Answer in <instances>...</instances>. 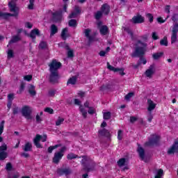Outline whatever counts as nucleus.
Masks as SVG:
<instances>
[{
  "instance_id": "obj_1",
  "label": "nucleus",
  "mask_w": 178,
  "mask_h": 178,
  "mask_svg": "<svg viewBox=\"0 0 178 178\" xmlns=\"http://www.w3.org/2000/svg\"><path fill=\"white\" fill-rule=\"evenodd\" d=\"M60 66H62V64L56 60H51L49 64L50 72L49 81L51 83H58V80H59V72L58 70L60 69Z\"/></svg>"
},
{
  "instance_id": "obj_2",
  "label": "nucleus",
  "mask_w": 178,
  "mask_h": 178,
  "mask_svg": "<svg viewBox=\"0 0 178 178\" xmlns=\"http://www.w3.org/2000/svg\"><path fill=\"white\" fill-rule=\"evenodd\" d=\"M143 40H138L135 44V51L132 56H141L147 52V43L145 41L147 40V35L142 37Z\"/></svg>"
},
{
  "instance_id": "obj_3",
  "label": "nucleus",
  "mask_w": 178,
  "mask_h": 178,
  "mask_svg": "<svg viewBox=\"0 0 178 178\" xmlns=\"http://www.w3.org/2000/svg\"><path fill=\"white\" fill-rule=\"evenodd\" d=\"M83 159L81 161L82 165H83V169L86 172H91L95 168V163L88 164V158L87 156H83Z\"/></svg>"
},
{
  "instance_id": "obj_4",
  "label": "nucleus",
  "mask_w": 178,
  "mask_h": 178,
  "mask_svg": "<svg viewBox=\"0 0 178 178\" xmlns=\"http://www.w3.org/2000/svg\"><path fill=\"white\" fill-rule=\"evenodd\" d=\"M159 138V136L152 135L149 138V140L145 143V147H154V145H158Z\"/></svg>"
},
{
  "instance_id": "obj_5",
  "label": "nucleus",
  "mask_w": 178,
  "mask_h": 178,
  "mask_svg": "<svg viewBox=\"0 0 178 178\" xmlns=\"http://www.w3.org/2000/svg\"><path fill=\"white\" fill-rule=\"evenodd\" d=\"M65 151H66V147H63L59 152H57L54 154V156L53 158L54 163H59V161L60 159H62L65 154Z\"/></svg>"
},
{
  "instance_id": "obj_6",
  "label": "nucleus",
  "mask_w": 178,
  "mask_h": 178,
  "mask_svg": "<svg viewBox=\"0 0 178 178\" xmlns=\"http://www.w3.org/2000/svg\"><path fill=\"white\" fill-rule=\"evenodd\" d=\"M42 141V143H45L47 141V135H43L41 136L40 135H36L35 138L33 140V143L37 147V148H42L41 144H40V141Z\"/></svg>"
},
{
  "instance_id": "obj_7",
  "label": "nucleus",
  "mask_w": 178,
  "mask_h": 178,
  "mask_svg": "<svg viewBox=\"0 0 178 178\" xmlns=\"http://www.w3.org/2000/svg\"><path fill=\"white\" fill-rule=\"evenodd\" d=\"M155 72H156V67L155 65L152 64L145 71V74L148 79H152V76L155 74Z\"/></svg>"
},
{
  "instance_id": "obj_8",
  "label": "nucleus",
  "mask_w": 178,
  "mask_h": 178,
  "mask_svg": "<svg viewBox=\"0 0 178 178\" xmlns=\"http://www.w3.org/2000/svg\"><path fill=\"white\" fill-rule=\"evenodd\" d=\"M31 107L24 106L22 109V113L26 119H31Z\"/></svg>"
},
{
  "instance_id": "obj_9",
  "label": "nucleus",
  "mask_w": 178,
  "mask_h": 178,
  "mask_svg": "<svg viewBox=\"0 0 178 178\" xmlns=\"http://www.w3.org/2000/svg\"><path fill=\"white\" fill-rule=\"evenodd\" d=\"M90 104L86 102L84 103L83 106H79V111L83 116V118H84V119H86V118H87V112H88V109L90 108Z\"/></svg>"
},
{
  "instance_id": "obj_10",
  "label": "nucleus",
  "mask_w": 178,
  "mask_h": 178,
  "mask_svg": "<svg viewBox=\"0 0 178 178\" xmlns=\"http://www.w3.org/2000/svg\"><path fill=\"white\" fill-rule=\"evenodd\" d=\"M138 154L139 155V158L144 162H147V157L145 156V150L141 146L138 145Z\"/></svg>"
},
{
  "instance_id": "obj_11",
  "label": "nucleus",
  "mask_w": 178,
  "mask_h": 178,
  "mask_svg": "<svg viewBox=\"0 0 178 178\" xmlns=\"http://www.w3.org/2000/svg\"><path fill=\"white\" fill-rule=\"evenodd\" d=\"M6 145H3L0 147V161H3L8 157V153H6Z\"/></svg>"
},
{
  "instance_id": "obj_12",
  "label": "nucleus",
  "mask_w": 178,
  "mask_h": 178,
  "mask_svg": "<svg viewBox=\"0 0 178 178\" xmlns=\"http://www.w3.org/2000/svg\"><path fill=\"white\" fill-rule=\"evenodd\" d=\"M155 108H156V104H155L154 102V101H152L150 99H147V111L148 112H152V111H154V109H155Z\"/></svg>"
},
{
  "instance_id": "obj_13",
  "label": "nucleus",
  "mask_w": 178,
  "mask_h": 178,
  "mask_svg": "<svg viewBox=\"0 0 178 178\" xmlns=\"http://www.w3.org/2000/svg\"><path fill=\"white\" fill-rule=\"evenodd\" d=\"M175 152H178V141H175L172 146L168 150V154L170 155L175 154Z\"/></svg>"
},
{
  "instance_id": "obj_14",
  "label": "nucleus",
  "mask_w": 178,
  "mask_h": 178,
  "mask_svg": "<svg viewBox=\"0 0 178 178\" xmlns=\"http://www.w3.org/2000/svg\"><path fill=\"white\" fill-rule=\"evenodd\" d=\"M132 22L135 24H140V23H144V17L141 15L134 16L132 18Z\"/></svg>"
},
{
  "instance_id": "obj_15",
  "label": "nucleus",
  "mask_w": 178,
  "mask_h": 178,
  "mask_svg": "<svg viewBox=\"0 0 178 178\" xmlns=\"http://www.w3.org/2000/svg\"><path fill=\"white\" fill-rule=\"evenodd\" d=\"M79 13H80V8H79L78 6H76L75 8H74V12H72L69 15V18L70 19H74L75 17H77V15H79Z\"/></svg>"
},
{
  "instance_id": "obj_16",
  "label": "nucleus",
  "mask_w": 178,
  "mask_h": 178,
  "mask_svg": "<svg viewBox=\"0 0 178 178\" xmlns=\"http://www.w3.org/2000/svg\"><path fill=\"white\" fill-rule=\"evenodd\" d=\"M84 34H85V36L87 38H88V40H89V42H92V37H91L90 35V34H91V29H85L84 30Z\"/></svg>"
},
{
  "instance_id": "obj_17",
  "label": "nucleus",
  "mask_w": 178,
  "mask_h": 178,
  "mask_svg": "<svg viewBox=\"0 0 178 178\" xmlns=\"http://www.w3.org/2000/svg\"><path fill=\"white\" fill-rule=\"evenodd\" d=\"M110 11V7L108 4H104L102 6V12L104 15H108Z\"/></svg>"
},
{
  "instance_id": "obj_18",
  "label": "nucleus",
  "mask_w": 178,
  "mask_h": 178,
  "mask_svg": "<svg viewBox=\"0 0 178 178\" xmlns=\"http://www.w3.org/2000/svg\"><path fill=\"white\" fill-rule=\"evenodd\" d=\"M35 35H40V30H38L37 29L32 30L30 33V37L33 40H34V38H35Z\"/></svg>"
},
{
  "instance_id": "obj_19",
  "label": "nucleus",
  "mask_w": 178,
  "mask_h": 178,
  "mask_svg": "<svg viewBox=\"0 0 178 178\" xmlns=\"http://www.w3.org/2000/svg\"><path fill=\"white\" fill-rule=\"evenodd\" d=\"M58 175H70V170L67 168L64 169H58Z\"/></svg>"
},
{
  "instance_id": "obj_20",
  "label": "nucleus",
  "mask_w": 178,
  "mask_h": 178,
  "mask_svg": "<svg viewBox=\"0 0 178 178\" xmlns=\"http://www.w3.org/2000/svg\"><path fill=\"white\" fill-rule=\"evenodd\" d=\"M109 30L108 29V26H102L100 28V34H102V35H106V34H108Z\"/></svg>"
},
{
  "instance_id": "obj_21",
  "label": "nucleus",
  "mask_w": 178,
  "mask_h": 178,
  "mask_svg": "<svg viewBox=\"0 0 178 178\" xmlns=\"http://www.w3.org/2000/svg\"><path fill=\"white\" fill-rule=\"evenodd\" d=\"M29 92L31 95H32L33 97H34V95H35L36 92H35V86H33V85H29Z\"/></svg>"
},
{
  "instance_id": "obj_22",
  "label": "nucleus",
  "mask_w": 178,
  "mask_h": 178,
  "mask_svg": "<svg viewBox=\"0 0 178 178\" xmlns=\"http://www.w3.org/2000/svg\"><path fill=\"white\" fill-rule=\"evenodd\" d=\"M76 83H77V78L76 76H72L68 79L67 84V86H69V84L74 86Z\"/></svg>"
},
{
  "instance_id": "obj_23",
  "label": "nucleus",
  "mask_w": 178,
  "mask_h": 178,
  "mask_svg": "<svg viewBox=\"0 0 178 178\" xmlns=\"http://www.w3.org/2000/svg\"><path fill=\"white\" fill-rule=\"evenodd\" d=\"M63 14V11H58L54 13V18L57 19L58 20L62 19V15Z\"/></svg>"
},
{
  "instance_id": "obj_24",
  "label": "nucleus",
  "mask_w": 178,
  "mask_h": 178,
  "mask_svg": "<svg viewBox=\"0 0 178 178\" xmlns=\"http://www.w3.org/2000/svg\"><path fill=\"white\" fill-rule=\"evenodd\" d=\"M20 35H19L13 36L11 40L9 42L8 47H9V45L13 42H17V41H20Z\"/></svg>"
},
{
  "instance_id": "obj_25",
  "label": "nucleus",
  "mask_w": 178,
  "mask_h": 178,
  "mask_svg": "<svg viewBox=\"0 0 178 178\" xmlns=\"http://www.w3.org/2000/svg\"><path fill=\"white\" fill-rule=\"evenodd\" d=\"M31 148H32L31 143L28 142L25 144V146L23 147V149L24 151H25V152H27L29 151H31Z\"/></svg>"
},
{
  "instance_id": "obj_26",
  "label": "nucleus",
  "mask_w": 178,
  "mask_h": 178,
  "mask_svg": "<svg viewBox=\"0 0 178 178\" xmlns=\"http://www.w3.org/2000/svg\"><path fill=\"white\" fill-rule=\"evenodd\" d=\"M58 33V27L55 26V24L51 25V36L54 35V34H56Z\"/></svg>"
},
{
  "instance_id": "obj_27",
  "label": "nucleus",
  "mask_w": 178,
  "mask_h": 178,
  "mask_svg": "<svg viewBox=\"0 0 178 178\" xmlns=\"http://www.w3.org/2000/svg\"><path fill=\"white\" fill-rule=\"evenodd\" d=\"M141 63H143V65H146L147 60L143 58H140V60L138 62V64L136 65H134V67L137 69V67H138V66H140Z\"/></svg>"
},
{
  "instance_id": "obj_28",
  "label": "nucleus",
  "mask_w": 178,
  "mask_h": 178,
  "mask_svg": "<svg viewBox=\"0 0 178 178\" xmlns=\"http://www.w3.org/2000/svg\"><path fill=\"white\" fill-rule=\"evenodd\" d=\"M63 122H65V118L58 117L56 121V126H60V124H63Z\"/></svg>"
},
{
  "instance_id": "obj_29",
  "label": "nucleus",
  "mask_w": 178,
  "mask_h": 178,
  "mask_svg": "<svg viewBox=\"0 0 178 178\" xmlns=\"http://www.w3.org/2000/svg\"><path fill=\"white\" fill-rule=\"evenodd\" d=\"M163 176V170L159 169L157 170L156 175H155V178H162Z\"/></svg>"
},
{
  "instance_id": "obj_30",
  "label": "nucleus",
  "mask_w": 178,
  "mask_h": 178,
  "mask_svg": "<svg viewBox=\"0 0 178 178\" xmlns=\"http://www.w3.org/2000/svg\"><path fill=\"white\" fill-rule=\"evenodd\" d=\"M61 38L63 40H66V38H67V28H65L63 30L61 33Z\"/></svg>"
},
{
  "instance_id": "obj_31",
  "label": "nucleus",
  "mask_w": 178,
  "mask_h": 178,
  "mask_svg": "<svg viewBox=\"0 0 178 178\" xmlns=\"http://www.w3.org/2000/svg\"><path fill=\"white\" fill-rule=\"evenodd\" d=\"M125 163H126V159H120L118 161V165L120 168L124 166Z\"/></svg>"
},
{
  "instance_id": "obj_32",
  "label": "nucleus",
  "mask_w": 178,
  "mask_h": 178,
  "mask_svg": "<svg viewBox=\"0 0 178 178\" xmlns=\"http://www.w3.org/2000/svg\"><path fill=\"white\" fill-rule=\"evenodd\" d=\"M133 97H134V92H131L128 93L125 97H124V99L126 101H130V99H131V98H133Z\"/></svg>"
},
{
  "instance_id": "obj_33",
  "label": "nucleus",
  "mask_w": 178,
  "mask_h": 178,
  "mask_svg": "<svg viewBox=\"0 0 178 178\" xmlns=\"http://www.w3.org/2000/svg\"><path fill=\"white\" fill-rule=\"evenodd\" d=\"M163 55V53L162 52L155 53L152 55V58H154L156 60H157V59H159V58H161Z\"/></svg>"
},
{
  "instance_id": "obj_34",
  "label": "nucleus",
  "mask_w": 178,
  "mask_h": 178,
  "mask_svg": "<svg viewBox=\"0 0 178 178\" xmlns=\"http://www.w3.org/2000/svg\"><path fill=\"white\" fill-rule=\"evenodd\" d=\"M60 147V145H56L54 146H50L48 149L47 152H49V154H51L52 151L54 149H56V148Z\"/></svg>"
},
{
  "instance_id": "obj_35",
  "label": "nucleus",
  "mask_w": 178,
  "mask_h": 178,
  "mask_svg": "<svg viewBox=\"0 0 178 178\" xmlns=\"http://www.w3.org/2000/svg\"><path fill=\"white\" fill-rule=\"evenodd\" d=\"M160 44L164 47H168V38L164 37L161 41Z\"/></svg>"
},
{
  "instance_id": "obj_36",
  "label": "nucleus",
  "mask_w": 178,
  "mask_h": 178,
  "mask_svg": "<svg viewBox=\"0 0 178 178\" xmlns=\"http://www.w3.org/2000/svg\"><path fill=\"white\" fill-rule=\"evenodd\" d=\"M70 27H76L77 26V21L76 19H71L69 22Z\"/></svg>"
},
{
  "instance_id": "obj_37",
  "label": "nucleus",
  "mask_w": 178,
  "mask_h": 178,
  "mask_svg": "<svg viewBox=\"0 0 178 178\" xmlns=\"http://www.w3.org/2000/svg\"><path fill=\"white\" fill-rule=\"evenodd\" d=\"M107 69H108V70H111V72H118V68H115V67L111 65L109 63H107Z\"/></svg>"
},
{
  "instance_id": "obj_38",
  "label": "nucleus",
  "mask_w": 178,
  "mask_h": 178,
  "mask_svg": "<svg viewBox=\"0 0 178 178\" xmlns=\"http://www.w3.org/2000/svg\"><path fill=\"white\" fill-rule=\"evenodd\" d=\"M177 41V35L172 33L171 35V44H175Z\"/></svg>"
},
{
  "instance_id": "obj_39",
  "label": "nucleus",
  "mask_w": 178,
  "mask_h": 178,
  "mask_svg": "<svg viewBox=\"0 0 178 178\" xmlns=\"http://www.w3.org/2000/svg\"><path fill=\"white\" fill-rule=\"evenodd\" d=\"M177 32H178V24H176L172 27V34L177 35Z\"/></svg>"
},
{
  "instance_id": "obj_40",
  "label": "nucleus",
  "mask_w": 178,
  "mask_h": 178,
  "mask_svg": "<svg viewBox=\"0 0 178 178\" xmlns=\"http://www.w3.org/2000/svg\"><path fill=\"white\" fill-rule=\"evenodd\" d=\"M104 119L105 120H109L111 119V112L104 113Z\"/></svg>"
},
{
  "instance_id": "obj_41",
  "label": "nucleus",
  "mask_w": 178,
  "mask_h": 178,
  "mask_svg": "<svg viewBox=\"0 0 178 178\" xmlns=\"http://www.w3.org/2000/svg\"><path fill=\"white\" fill-rule=\"evenodd\" d=\"M67 49L68 50L67 51V56L68 58H73L74 56V53L72 49H70L69 47H67Z\"/></svg>"
},
{
  "instance_id": "obj_42",
  "label": "nucleus",
  "mask_w": 178,
  "mask_h": 178,
  "mask_svg": "<svg viewBox=\"0 0 178 178\" xmlns=\"http://www.w3.org/2000/svg\"><path fill=\"white\" fill-rule=\"evenodd\" d=\"M95 19H97V20H99V19H101V17H102V12L97 11L95 15Z\"/></svg>"
},
{
  "instance_id": "obj_43",
  "label": "nucleus",
  "mask_w": 178,
  "mask_h": 178,
  "mask_svg": "<svg viewBox=\"0 0 178 178\" xmlns=\"http://www.w3.org/2000/svg\"><path fill=\"white\" fill-rule=\"evenodd\" d=\"M146 17H147V19H149V21L150 22V23H152L154 22V16L152 15V14L151 13H147L146 15Z\"/></svg>"
},
{
  "instance_id": "obj_44",
  "label": "nucleus",
  "mask_w": 178,
  "mask_h": 178,
  "mask_svg": "<svg viewBox=\"0 0 178 178\" xmlns=\"http://www.w3.org/2000/svg\"><path fill=\"white\" fill-rule=\"evenodd\" d=\"M39 48L40 49H45V48H47V42H41L39 44Z\"/></svg>"
},
{
  "instance_id": "obj_45",
  "label": "nucleus",
  "mask_w": 178,
  "mask_h": 178,
  "mask_svg": "<svg viewBox=\"0 0 178 178\" xmlns=\"http://www.w3.org/2000/svg\"><path fill=\"white\" fill-rule=\"evenodd\" d=\"M7 54L8 59H11V58H13V51L12 49H8L7 51Z\"/></svg>"
},
{
  "instance_id": "obj_46",
  "label": "nucleus",
  "mask_w": 178,
  "mask_h": 178,
  "mask_svg": "<svg viewBox=\"0 0 178 178\" xmlns=\"http://www.w3.org/2000/svg\"><path fill=\"white\" fill-rule=\"evenodd\" d=\"M67 158L68 159H74L77 158V155H76L73 153H71V154H67Z\"/></svg>"
},
{
  "instance_id": "obj_47",
  "label": "nucleus",
  "mask_w": 178,
  "mask_h": 178,
  "mask_svg": "<svg viewBox=\"0 0 178 178\" xmlns=\"http://www.w3.org/2000/svg\"><path fill=\"white\" fill-rule=\"evenodd\" d=\"M13 167L12 166V163H8L6 165V170H8V172H10Z\"/></svg>"
},
{
  "instance_id": "obj_48",
  "label": "nucleus",
  "mask_w": 178,
  "mask_h": 178,
  "mask_svg": "<svg viewBox=\"0 0 178 178\" xmlns=\"http://www.w3.org/2000/svg\"><path fill=\"white\" fill-rule=\"evenodd\" d=\"M44 112H47V113H49L50 115H53L54 109H52L49 107H47L46 108H44Z\"/></svg>"
},
{
  "instance_id": "obj_49",
  "label": "nucleus",
  "mask_w": 178,
  "mask_h": 178,
  "mask_svg": "<svg viewBox=\"0 0 178 178\" xmlns=\"http://www.w3.org/2000/svg\"><path fill=\"white\" fill-rule=\"evenodd\" d=\"M106 133H108V131L105 129L99 131V134H100V136H106Z\"/></svg>"
},
{
  "instance_id": "obj_50",
  "label": "nucleus",
  "mask_w": 178,
  "mask_h": 178,
  "mask_svg": "<svg viewBox=\"0 0 178 178\" xmlns=\"http://www.w3.org/2000/svg\"><path fill=\"white\" fill-rule=\"evenodd\" d=\"M29 9H34V0H29Z\"/></svg>"
},
{
  "instance_id": "obj_51",
  "label": "nucleus",
  "mask_w": 178,
  "mask_h": 178,
  "mask_svg": "<svg viewBox=\"0 0 178 178\" xmlns=\"http://www.w3.org/2000/svg\"><path fill=\"white\" fill-rule=\"evenodd\" d=\"M124 31H125V33H127V34H129L131 37H133V32L131 31V30H130V29L124 28Z\"/></svg>"
},
{
  "instance_id": "obj_52",
  "label": "nucleus",
  "mask_w": 178,
  "mask_h": 178,
  "mask_svg": "<svg viewBox=\"0 0 178 178\" xmlns=\"http://www.w3.org/2000/svg\"><path fill=\"white\" fill-rule=\"evenodd\" d=\"M32 79V75H26L25 76H24V80H25L26 81H31Z\"/></svg>"
},
{
  "instance_id": "obj_53",
  "label": "nucleus",
  "mask_w": 178,
  "mask_h": 178,
  "mask_svg": "<svg viewBox=\"0 0 178 178\" xmlns=\"http://www.w3.org/2000/svg\"><path fill=\"white\" fill-rule=\"evenodd\" d=\"M123 138V131L122 130H119L118 133V139L122 140Z\"/></svg>"
},
{
  "instance_id": "obj_54",
  "label": "nucleus",
  "mask_w": 178,
  "mask_h": 178,
  "mask_svg": "<svg viewBox=\"0 0 178 178\" xmlns=\"http://www.w3.org/2000/svg\"><path fill=\"white\" fill-rule=\"evenodd\" d=\"M117 72H119V74L121 76H124V69L123 68H117Z\"/></svg>"
},
{
  "instance_id": "obj_55",
  "label": "nucleus",
  "mask_w": 178,
  "mask_h": 178,
  "mask_svg": "<svg viewBox=\"0 0 178 178\" xmlns=\"http://www.w3.org/2000/svg\"><path fill=\"white\" fill-rule=\"evenodd\" d=\"M8 101L9 102H11L13 101V99H15V94H13V93H10L8 95Z\"/></svg>"
},
{
  "instance_id": "obj_56",
  "label": "nucleus",
  "mask_w": 178,
  "mask_h": 178,
  "mask_svg": "<svg viewBox=\"0 0 178 178\" xmlns=\"http://www.w3.org/2000/svg\"><path fill=\"white\" fill-rule=\"evenodd\" d=\"M3 124H5V121H2L1 123H0V136L3 133Z\"/></svg>"
},
{
  "instance_id": "obj_57",
  "label": "nucleus",
  "mask_w": 178,
  "mask_h": 178,
  "mask_svg": "<svg viewBox=\"0 0 178 178\" xmlns=\"http://www.w3.org/2000/svg\"><path fill=\"white\" fill-rule=\"evenodd\" d=\"M152 119H154V116L152 115V113L149 112L147 115V120L149 123H151L152 122Z\"/></svg>"
},
{
  "instance_id": "obj_58",
  "label": "nucleus",
  "mask_w": 178,
  "mask_h": 178,
  "mask_svg": "<svg viewBox=\"0 0 178 178\" xmlns=\"http://www.w3.org/2000/svg\"><path fill=\"white\" fill-rule=\"evenodd\" d=\"M152 38L153 40H159V37L158 36V33H156V32H153L152 33Z\"/></svg>"
},
{
  "instance_id": "obj_59",
  "label": "nucleus",
  "mask_w": 178,
  "mask_h": 178,
  "mask_svg": "<svg viewBox=\"0 0 178 178\" xmlns=\"http://www.w3.org/2000/svg\"><path fill=\"white\" fill-rule=\"evenodd\" d=\"M77 95L80 98H84V97H86V92H84L83 91H79L77 93Z\"/></svg>"
},
{
  "instance_id": "obj_60",
  "label": "nucleus",
  "mask_w": 178,
  "mask_h": 178,
  "mask_svg": "<svg viewBox=\"0 0 178 178\" xmlns=\"http://www.w3.org/2000/svg\"><path fill=\"white\" fill-rule=\"evenodd\" d=\"M88 113L89 115H94V113H95V109L92 107H90L88 110Z\"/></svg>"
},
{
  "instance_id": "obj_61",
  "label": "nucleus",
  "mask_w": 178,
  "mask_h": 178,
  "mask_svg": "<svg viewBox=\"0 0 178 178\" xmlns=\"http://www.w3.org/2000/svg\"><path fill=\"white\" fill-rule=\"evenodd\" d=\"M41 116H42V112L40 113V115H36V121L41 122L42 120L41 119Z\"/></svg>"
},
{
  "instance_id": "obj_62",
  "label": "nucleus",
  "mask_w": 178,
  "mask_h": 178,
  "mask_svg": "<svg viewBox=\"0 0 178 178\" xmlns=\"http://www.w3.org/2000/svg\"><path fill=\"white\" fill-rule=\"evenodd\" d=\"M74 104L78 105L79 106H81V102L79 100V99H74Z\"/></svg>"
},
{
  "instance_id": "obj_63",
  "label": "nucleus",
  "mask_w": 178,
  "mask_h": 178,
  "mask_svg": "<svg viewBox=\"0 0 178 178\" xmlns=\"http://www.w3.org/2000/svg\"><path fill=\"white\" fill-rule=\"evenodd\" d=\"M157 22L158 23L162 24V23H165V22H166V19H162V17H160L157 18Z\"/></svg>"
},
{
  "instance_id": "obj_64",
  "label": "nucleus",
  "mask_w": 178,
  "mask_h": 178,
  "mask_svg": "<svg viewBox=\"0 0 178 178\" xmlns=\"http://www.w3.org/2000/svg\"><path fill=\"white\" fill-rule=\"evenodd\" d=\"M25 27H26L27 29H32L33 24H31V23H30V22H26L25 24Z\"/></svg>"
}]
</instances>
